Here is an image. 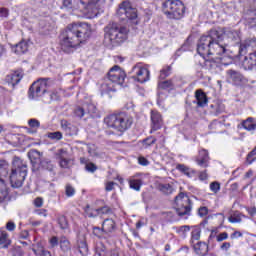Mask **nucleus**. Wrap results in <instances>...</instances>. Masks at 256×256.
Here are the masks:
<instances>
[{
	"instance_id": "nucleus-1",
	"label": "nucleus",
	"mask_w": 256,
	"mask_h": 256,
	"mask_svg": "<svg viewBox=\"0 0 256 256\" xmlns=\"http://www.w3.org/2000/svg\"><path fill=\"white\" fill-rule=\"evenodd\" d=\"M241 43V36L235 30L211 29L207 35L201 36L197 44V53L203 59L209 55H229V44L237 45Z\"/></svg>"
},
{
	"instance_id": "nucleus-2",
	"label": "nucleus",
	"mask_w": 256,
	"mask_h": 256,
	"mask_svg": "<svg viewBox=\"0 0 256 256\" xmlns=\"http://www.w3.org/2000/svg\"><path fill=\"white\" fill-rule=\"evenodd\" d=\"M91 37V26L85 22L67 26L60 34V45L64 51L85 43Z\"/></svg>"
},
{
	"instance_id": "nucleus-3",
	"label": "nucleus",
	"mask_w": 256,
	"mask_h": 256,
	"mask_svg": "<svg viewBox=\"0 0 256 256\" xmlns=\"http://www.w3.org/2000/svg\"><path fill=\"white\" fill-rule=\"evenodd\" d=\"M27 177V162L19 156H14L12 161V172L10 174V182L14 189L23 187V183Z\"/></svg>"
},
{
	"instance_id": "nucleus-4",
	"label": "nucleus",
	"mask_w": 256,
	"mask_h": 256,
	"mask_svg": "<svg viewBox=\"0 0 256 256\" xmlns=\"http://www.w3.org/2000/svg\"><path fill=\"white\" fill-rule=\"evenodd\" d=\"M104 123L107 125L108 129H114V131H118L119 133H125V131L133 125V117L124 112L111 114L104 118Z\"/></svg>"
},
{
	"instance_id": "nucleus-5",
	"label": "nucleus",
	"mask_w": 256,
	"mask_h": 256,
	"mask_svg": "<svg viewBox=\"0 0 256 256\" xmlns=\"http://www.w3.org/2000/svg\"><path fill=\"white\" fill-rule=\"evenodd\" d=\"M162 11L168 19H183L185 4L181 0H166L162 4Z\"/></svg>"
},
{
	"instance_id": "nucleus-6",
	"label": "nucleus",
	"mask_w": 256,
	"mask_h": 256,
	"mask_svg": "<svg viewBox=\"0 0 256 256\" xmlns=\"http://www.w3.org/2000/svg\"><path fill=\"white\" fill-rule=\"evenodd\" d=\"M106 35L113 45H121L127 41L129 35V29L125 26H121L117 23L109 24L107 27Z\"/></svg>"
},
{
	"instance_id": "nucleus-7",
	"label": "nucleus",
	"mask_w": 256,
	"mask_h": 256,
	"mask_svg": "<svg viewBox=\"0 0 256 256\" xmlns=\"http://www.w3.org/2000/svg\"><path fill=\"white\" fill-rule=\"evenodd\" d=\"M176 213L179 217H185V215H191V210L193 209V204L191 203V199L188 196H185V193L180 192L175 197Z\"/></svg>"
},
{
	"instance_id": "nucleus-8",
	"label": "nucleus",
	"mask_w": 256,
	"mask_h": 256,
	"mask_svg": "<svg viewBox=\"0 0 256 256\" xmlns=\"http://www.w3.org/2000/svg\"><path fill=\"white\" fill-rule=\"evenodd\" d=\"M47 81H49V78H40L36 82H33L28 91L29 99L43 97L47 93Z\"/></svg>"
},
{
	"instance_id": "nucleus-9",
	"label": "nucleus",
	"mask_w": 256,
	"mask_h": 256,
	"mask_svg": "<svg viewBox=\"0 0 256 256\" xmlns=\"http://www.w3.org/2000/svg\"><path fill=\"white\" fill-rule=\"evenodd\" d=\"M117 15L122 21H126V19L133 21L137 17V9L131 5V2L125 0L119 4Z\"/></svg>"
},
{
	"instance_id": "nucleus-10",
	"label": "nucleus",
	"mask_w": 256,
	"mask_h": 256,
	"mask_svg": "<svg viewBox=\"0 0 256 256\" xmlns=\"http://www.w3.org/2000/svg\"><path fill=\"white\" fill-rule=\"evenodd\" d=\"M107 75L108 78L106 79L114 85H123L125 83V77H127V74H125V70L121 69L119 65H115L114 67H112Z\"/></svg>"
},
{
	"instance_id": "nucleus-11",
	"label": "nucleus",
	"mask_w": 256,
	"mask_h": 256,
	"mask_svg": "<svg viewBox=\"0 0 256 256\" xmlns=\"http://www.w3.org/2000/svg\"><path fill=\"white\" fill-rule=\"evenodd\" d=\"M132 73L134 74L132 78L137 81L138 83H147L149 81L150 72L149 69L141 66L136 65L132 68Z\"/></svg>"
},
{
	"instance_id": "nucleus-12",
	"label": "nucleus",
	"mask_w": 256,
	"mask_h": 256,
	"mask_svg": "<svg viewBox=\"0 0 256 256\" xmlns=\"http://www.w3.org/2000/svg\"><path fill=\"white\" fill-rule=\"evenodd\" d=\"M239 55L243 57L247 55V53H255L256 54V38H248L240 43L239 46Z\"/></svg>"
},
{
	"instance_id": "nucleus-13",
	"label": "nucleus",
	"mask_w": 256,
	"mask_h": 256,
	"mask_svg": "<svg viewBox=\"0 0 256 256\" xmlns=\"http://www.w3.org/2000/svg\"><path fill=\"white\" fill-rule=\"evenodd\" d=\"M227 81L233 85H241L245 81V76L241 72L233 69L226 71Z\"/></svg>"
},
{
	"instance_id": "nucleus-14",
	"label": "nucleus",
	"mask_w": 256,
	"mask_h": 256,
	"mask_svg": "<svg viewBox=\"0 0 256 256\" xmlns=\"http://www.w3.org/2000/svg\"><path fill=\"white\" fill-rule=\"evenodd\" d=\"M58 157H59V165L62 169H71L73 167V159L69 156V152L65 149H60L58 151Z\"/></svg>"
},
{
	"instance_id": "nucleus-15",
	"label": "nucleus",
	"mask_w": 256,
	"mask_h": 256,
	"mask_svg": "<svg viewBox=\"0 0 256 256\" xmlns=\"http://www.w3.org/2000/svg\"><path fill=\"white\" fill-rule=\"evenodd\" d=\"M41 157H43V153L38 150L32 149L28 152V158L32 164V171H39V164L43 160Z\"/></svg>"
},
{
	"instance_id": "nucleus-16",
	"label": "nucleus",
	"mask_w": 256,
	"mask_h": 256,
	"mask_svg": "<svg viewBox=\"0 0 256 256\" xmlns=\"http://www.w3.org/2000/svg\"><path fill=\"white\" fill-rule=\"evenodd\" d=\"M82 9H87L88 13H92V17H97L99 15V9L97 8V3L99 0H80Z\"/></svg>"
},
{
	"instance_id": "nucleus-17",
	"label": "nucleus",
	"mask_w": 256,
	"mask_h": 256,
	"mask_svg": "<svg viewBox=\"0 0 256 256\" xmlns=\"http://www.w3.org/2000/svg\"><path fill=\"white\" fill-rule=\"evenodd\" d=\"M151 121H152V129L150 133H153L154 131H158V129H161V127H163V118L161 117V114L157 110L151 111Z\"/></svg>"
},
{
	"instance_id": "nucleus-18",
	"label": "nucleus",
	"mask_w": 256,
	"mask_h": 256,
	"mask_svg": "<svg viewBox=\"0 0 256 256\" xmlns=\"http://www.w3.org/2000/svg\"><path fill=\"white\" fill-rule=\"evenodd\" d=\"M23 79V72L21 71H16L14 73L8 74L4 81L5 83H7L8 85H10V87H15V85H19L20 81Z\"/></svg>"
},
{
	"instance_id": "nucleus-19",
	"label": "nucleus",
	"mask_w": 256,
	"mask_h": 256,
	"mask_svg": "<svg viewBox=\"0 0 256 256\" xmlns=\"http://www.w3.org/2000/svg\"><path fill=\"white\" fill-rule=\"evenodd\" d=\"M209 152L205 149H202L199 151L198 156L196 157L195 161L199 167H203L206 169V167H209Z\"/></svg>"
},
{
	"instance_id": "nucleus-20",
	"label": "nucleus",
	"mask_w": 256,
	"mask_h": 256,
	"mask_svg": "<svg viewBox=\"0 0 256 256\" xmlns=\"http://www.w3.org/2000/svg\"><path fill=\"white\" fill-rule=\"evenodd\" d=\"M116 91L115 84L107 78L104 79L103 83L100 85L101 95H109V93H115Z\"/></svg>"
},
{
	"instance_id": "nucleus-21",
	"label": "nucleus",
	"mask_w": 256,
	"mask_h": 256,
	"mask_svg": "<svg viewBox=\"0 0 256 256\" xmlns=\"http://www.w3.org/2000/svg\"><path fill=\"white\" fill-rule=\"evenodd\" d=\"M194 253H196L198 256H204L206 255V253H209V244L202 242V241H198L195 244H192Z\"/></svg>"
},
{
	"instance_id": "nucleus-22",
	"label": "nucleus",
	"mask_w": 256,
	"mask_h": 256,
	"mask_svg": "<svg viewBox=\"0 0 256 256\" xmlns=\"http://www.w3.org/2000/svg\"><path fill=\"white\" fill-rule=\"evenodd\" d=\"M196 104L198 107H205L209 100L207 99V94L203 90L198 89L195 91Z\"/></svg>"
},
{
	"instance_id": "nucleus-23",
	"label": "nucleus",
	"mask_w": 256,
	"mask_h": 256,
	"mask_svg": "<svg viewBox=\"0 0 256 256\" xmlns=\"http://www.w3.org/2000/svg\"><path fill=\"white\" fill-rule=\"evenodd\" d=\"M77 247L80 255L85 256L89 253V247L87 246V240L85 239V236L78 237Z\"/></svg>"
},
{
	"instance_id": "nucleus-24",
	"label": "nucleus",
	"mask_w": 256,
	"mask_h": 256,
	"mask_svg": "<svg viewBox=\"0 0 256 256\" xmlns=\"http://www.w3.org/2000/svg\"><path fill=\"white\" fill-rule=\"evenodd\" d=\"M12 51H14L16 55H23L29 51V43L25 40H22L16 44L14 48H12Z\"/></svg>"
},
{
	"instance_id": "nucleus-25",
	"label": "nucleus",
	"mask_w": 256,
	"mask_h": 256,
	"mask_svg": "<svg viewBox=\"0 0 256 256\" xmlns=\"http://www.w3.org/2000/svg\"><path fill=\"white\" fill-rule=\"evenodd\" d=\"M115 229H117V226L115 224L114 219H105L102 224V231L104 233H114Z\"/></svg>"
},
{
	"instance_id": "nucleus-26",
	"label": "nucleus",
	"mask_w": 256,
	"mask_h": 256,
	"mask_svg": "<svg viewBox=\"0 0 256 256\" xmlns=\"http://www.w3.org/2000/svg\"><path fill=\"white\" fill-rule=\"evenodd\" d=\"M243 65L246 69H253L256 66V54L255 52H250L249 57H245Z\"/></svg>"
},
{
	"instance_id": "nucleus-27",
	"label": "nucleus",
	"mask_w": 256,
	"mask_h": 256,
	"mask_svg": "<svg viewBox=\"0 0 256 256\" xmlns=\"http://www.w3.org/2000/svg\"><path fill=\"white\" fill-rule=\"evenodd\" d=\"M177 171L186 175V177L193 178L195 177V170L192 168L187 167L185 164H178L176 166Z\"/></svg>"
},
{
	"instance_id": "nucleus-28",
	"label": "nucleus",
	"mask_w": 256,
	"mask_h": 256,
	"mask_svg": "<svg viewBox=\"0 0 256 256\" xmlns=\"http://www.w3.org/2000/svg\"><path fill=\"white\" fill-rule=\"evenodd\" d=\"M86 115H90L93 119L99 117V112L97 111V106L95 104H84Z\"/></svg>"
},
{
	"instance_id": "nucleus-29",
	"label": "nucleus",
	"mask_w": 256,
	"mask_h": 256,
	"mask_svg": "<svg viewBox=\"0 0 256 256\" xmlns=\"http://www.w3.org/2000/svg\"><path fill=\"white\" fill-rule=\"evenodd\" d=\"M242 127L246 129V131H256V122L253 117H249L242 122Z\"/></svg>"
},
{
	"instance_id": "nucleus-30",
	"label": "nucleus",
	"mask_w": 256,
	"mask_h": 256,
	"mask_svg": "<svg viewBox=\"0 0 256 256\" xmlns=\"http://www.w3.org/2000/svg\"><path fill=\"white\" fill-rule=\"evenodd\" d=\"M59 245L63 253H69V251H71V242H69V240L65 236H62L60 238Z\"/></svg>"
},
{
	"instance_id": "nucleus-31",
	"label": "nucleus",
	"mask_w": 256,
	"mask_h": 256,
	"mask_svg": "<svg viewBox=\"0 0 256 256\" xmlns=\"http://www.w3.org/2000/svg\"><path fill=\"white\" fill-rule=\"evenodd\" d=\"M7 195H9L7 185L5 184V181L0 178V203H3V201L7 199Z\"/></svg>"
},
{
	"instance_id": "nucleus-32",
	"label": "nucleus",
	"mask_w": 256,
	"mask_h": 256,
	"mask_svg": "<svg viewBox=\"0 0 256 256\" xmlns=\"http://www.w3.org/2000/svg\"><path fill=\"white\" fill-rule=\"evenodd\" d=\"M39 167H42V169H45L46 171H53V169H55L53 162L47 158L40 161Z\"/></svg>"
},
{
	"instance_id": "nucleus-33",
	"label": "nucleus",
	"mask_w": 256,
	"mask_h": 256,
	"mask_svg": "<svg viewBox=\"0 0 256 256\" xmlns=\"http://www.w3.org/2000/svg\"><path fill=\"white\" fill-rule=\"evenodd\" d=\"M173 229H175L176 233L181 237H186L187 233L191 231V227L189 225L174 227Z\"/></svg>"
},
{
	"instance_id": "nucleus-34",
	"label": "nucleus",
	"mask_w": 256,
	"mask_h": 256,
	"mask_svg": "<svg viewBox=\"0 0 256 256\" xmlns=\"http://www.w3.org/2000/svg\"><path fill=\"white\" fill-rule=\"evenodd\" d=\"M143 182L139 179H130L129 180V187L130 189H134V191H141V186Z\"/></svg>"
},
{
	"instance_id": "nucleus-35",
	"label": "nucleus",
	"mask_w": 256,
	"mask_h": 256,
	"mask_svg": "<svg viewBox=\"0 0 256 256\" xmlns=\"http://www.w3.org/2000/svg\"><path fill=\"white\" fill-rule=\"evenodd\" d=\"M159 191L164 195H171V193H173V186H171V184H160Z\"/></svg>"
},
{
	"instance_id": "nucleus-36",
	"label": "nucleus",
	"mask_w": 256,
	"mask_h": 256,
	"mask_svg": "<svg viewBox=\"0 0 256 256\" xmlns=\"http://www.w3.org/2000/svg\"><path fill=\"white\" fill-rule=\"evenodd\" d=\"M9 234H7L6 232H2L0 235V245H2L3 249H7V247H9Z\"/></svg>"
},
{
	"instance_id": "nucleus-37",
	"label": "nucleus",
	"mask_w": 256,
	"mask_h": 256,
	"mask_svg": "<svg viewBox=\"0 0 256 256\" xmlns=\"http://www.w3.org/2000/svg\"><path fill=\"white\" fill-rule=\"evenodd\" d=\"M201 239V228H196L191 233V244L195 245V241H199Z\"/></svg>"
},
{
	"instance_id": "nucleus-38",
	"label": "nucleus",
	"mask_w": 256,
	"mask_h": 256,
	"mask_svg": "<svg viewBox=\"0 0 256 256\" xmlns=\"http://www.w3.org/2000/svg\"><path fill=\"white\" fill-rule=\"evenodd\" d=\"M171 71H173V68L171 66H165L160 70V79H167L169 75H171Z\"/></svg>"
},
{
	"instance_id": "nucleus-39",
	"label": "nucleus",
	"mask_w": 256,
	"mask_h": 256,
	"mask_svg": "<svg viewBox=\"0 0 256 256\" xmlns=\"http://www.w3.org/2000/svg\"><path fill=\"white\" fill-rule=\"evenodd\" d=\"M84 211H85V217L93 218V217L99 216L98 210L89 207V205L86 206Z\"/></svg>"
},
{
	"instance_id": "nucleus-40",
	"label": "nucleus",
	"mask_w": 256,
	"mask_h": 256,
	"mask_svg": "<svg viewBox=\"0 0 256 256\" xmlns=\"http://www.w3.org/2000/svg\"><path fill=\"white\" fill-rule=\"evenodd\" d=\"M48 139H51L52 141H61L63 139V133L56 131V132H50L47 134Z\"/></svg>"
},
{
	"instance_id": "nucleus-41",
	"label": "nucleus",
	"mask_w": 256,
	"mask_h": 256,
	"mask_svg": "<svg viewBox=\"0 0 256 256\" xmlns=\"http://www.w3.org/2000/svg\"><path fill=\"white\" fill-rule=\"evenodd\" d=\"M58 224L60 226V229H69V222L67 221V217L63 215L58 217Z\"/></svg>"
},
{
	"instance_id": "nucleus-42",
	"label": "nucleus",
	"mask_w": 256,
	"mask_h": 256,
	"mask_svg": "<svg viewBox=\"0 0 256 256\" xmlns=\"http://www.w3.org/2000/svg\"><path fill=\"white\" fill-rule=\"evenodd\" d=\"M74 115L76 117H78L79 119L85 117V115H87V112L85 110V104L83 105V107L78 106L75 110H74Z\"/></svg>"
},
{
	"instance_id": "nucleus-43",
	"label": "nucleus",
	"mask_w": 256,
	"mask_h": 256,
	"mask_svg": "<svg viewBox=\"0 0 256 256\" xmlns=\"http://www.w3.org/2000/svg\"><path fill=\"white\" fill-rule=\"evenodd\" d=\"M96 255L99 256H107V248L103 243H99L96 245Z\"/></svg>"
},
{
	"instance_id": "nucleus-44",
	"label": "nucleus",
	"mask_w": 256,
	"mask_h": 256,
	"mask_svg": "<svg viewBox=\"0 0 256 256\" xmlns=\"http://www.w3.org/2000/svg\"><path fill=\"white\" fill-rule=\"evenodd\" d=\"M156 142L157 139L153 138V136H150L142 140V146L144 147V149H147V147H151V145H154V143Z\"/></svg>"
},
{
	"instance_id": "nucleus-45",
	"label": "nucleus",
	"mask_w": 256,
	"mask_h": 256,
	"mask_svg": "<svg viewBox=\"0 0 256 256\" xmlns=\"http://www.w3.org/2000/svg\"><path fill=\"white\" fill-rule=\"evenodd\" d=\"M173 87V81L166 80L158 83V89H171Z\"/></svg>"
},
{
	"instance_id": "nucleus-46",
	"label": "nucleus",
	"mask_w": 256,
	"mask_h": 256,
	"mask_svg": "<svg viewBox=\"0 0 256 256\" xmlns=\"http://www.w3.org/2000/svg\"><path fill=\"white\" fill-rule=\"evenodd\" d=\"M247 163H249V165H251V163H254L256 161V147L249 152V154L247 155L246 158Z\"/></svg>"
},
{
	"instance_id": "nucleus-47",
	"label": "nucleus",
	"mask_w": 256,
	"mask_h": 256,
	"mask_svg": "<svg viewBox=\"0 0 256 256\" xmlns=\"http://www.w3.org/2000/svg\"><path fill=\"white\" fill-rule=\"evenodd\" d=\"M33 252L37 256H51V252L46 250L45 248H40L38 250L33 249Z\"/></svg>"
},
{
	"instance_id": "nucleus-48",
	"label": "nucleus",
	"mask_w": 256,
	"mask_h": 256,
	"mask_svg": "<svg viewBox=\"0 0 256 256\" xmlns=\"http://www.w3.org/2000/svg\"><path fill=\"white\" fill-rule=\"evenodd\" d=\"M241 216L242 214L239 212L234 213L232 216L229 217L230 223H241Z\"/></svg>"
},
{
	"instance_id": "nucleus-49",
	"label": "nucleus",
	"mask_w": 256,
	"mask_h": 256,
	"mask_svg": "<svg viewBox=\"0 0 256 256\" xmlns=\"http://www.w3.org/2000/svg\"><path fill=\"white\" fill-rule=\"evenodd\" d=\"M225 111V104L216 102V117Z\"/></svg>"
},
{
	"instance_id": "nucleus-50",
	"label": "nucleus",
	"mask_w": 256,
	"mask_h": 256,
	"mask_svg": "<svg viewBox=\"0 0 256 256\" xmlns=\"http://www.w3.org/2000/svg\"><path fill=\"white\" fill-rule=\"evenodd\" d=\"M210 189L213 193H219V191H221V184L219 182H212Z\"/></svg>"
},
{
	"instance_id": "nucleus-51",
	"label": "nucleus",
	"mask_w": 256,
	"mask_h": 256,
	"mask_svg": "<svg viewBox=\"0 0 256 256\" xmlns=\"http://www.w3.org/2000/svg\"><path fill=\"white\" fill-rule=\"evenodd\" d=\"M85 169L88 171V173H95L97 170V165H95L93 162H90L86 164Z\"/></svg>"
},
{
	"instance_id": "nucleus-52",
	"label": "nucleus",
	"mask_w": 256,
	"mask_h": 256,
	"mask_svg": "<svg viewBox=\"0 0 256 256\" xmlns=\"http://www.w3.org/2000/svg\"><path fill=\"white\" fill-rule=\"evenodd\" d=\"M29 127H32L33 129H39L41 126V123L37 119H30L28 121Z\"/></svg>"
},
{
	"instance_id": "nucleus-53",
	"label": "nucleus",
	"mask_w": 256,
	"mask_h": 256,
	"mask_svg": "<svg viewBox=\"0 0 256 256\" xmlns=\"http://www.w3.org/2000/svg\"><path fill=\"white\" fill-rule=\"evenodd\" d=\"M226 239H229V234L227 232H222L216 237V241H218V243H221V241H225Z\"/></svg>"
},
{
	"instance_id": "nucleus-54",
	"label": "nucleus",
	"mask_w": 256,
	"mask_h": 256,
	"mask_svg": "<svg viewBox=\"0 0 256 256\" xmlns=\"http://www.w3.org/2000/svg\"><path fill=\"white\" fill-rule=\"evenodd\" d=\"M49 244H50L51 249L57 247L59 245V238H57V236H53L49 240Z\"/></svg>"
},
{
	"instance_id": "nucleus-55",
	"label": "nucleus",
	"mask_w": 256,
	"mask_h": 256,
	"mask_svg": "<svg viewBox=\"0 0 256 256\" xmlns=\"http://www.w3.org/2000/svg\"><path fill=\"white\" fill-rule=\"evenodd\" d=\"M97 211H98V215H107V213L111 212V208H109L108 206H104V207L98 208Z\"/></svg>"
},
{
	"instance_id": "nucleus-56",
	"label": "nucleus",
	"mask_w": 256,
	"mask_h": 256,
	"mask_svg": "<svg viewBox=\"0 0 256 256\" xmlns=\"http://www.w3.org/2000/svg\"><path fill=\"white\" fill-rule=\"evenodd\" d=\"M66 195L67 197H73L75 195V188L71 185L66 186Z\"/></svg>"
},
{
	"instance_id": "nucleus-57",
	"label": "nucleus",
	"mask_w": 256,
	"mask_h": 256,
	"mask_svg": "<svg viewBox=\"0 0 256 256\" xmlns=\"http://www.w3.org/2000/svg\"><path fill=\"white\" fill-rule=\"evenodd\" d=\"M207 213H209V209H208L207 207H205V206L200 207V208L198 209V215H199L200 217H205V215H207Z\"/></svg>"
},
{
	"instance_id": "nucleus-58",
	"label": "nucleus",
	"mask_w": 256,
	"mask_h": 256,
	"mask_svg": "<svg viewBox=\"0 0 256 256\" xmlns=\"http://www.w3.org/2000/svg\"><path fill=\"white\" fill-rule=\"evenodd\" d=\"M103 233H105V231H103V228L102 229L100 227H94L93 228V234L96 237H101V235H103Z\"/></svg>"
},
{
	"instance_id": "nucleus-59",
	"label": "nucleus",
	"mask_w": 256,
	"mask_h": 256,
	"mask_svg": "<svg viewBox=\"0 0 256 256\" xmlns=\"http://www.w3.org/2000/svg\"><path fill=\"white\" fill-rule=\"evenodd\" d=\"M138 163L139 165H142L143 167H147V165H149V160H147V158L140 156L138 158Z\"/></svg>"
},
{
	"instance_id": "nucleus-60",
	"label": "nucleus",
	"mask_w": 256,
	"mask_h": 256,
	"mask_svg": "<svg viewBox=\"0 0 256 256\" xmlns=\"http://www.w3.org/2000/svg\"><path fill=\"white\" fill-rule=\"evenodd\" d=\"M61 127L64 129V131H67L68 129H71V123H69L67 120H61Z\"/></svg>"
},
{
	"instance_id": "nucleus-61",
	"label": "nucleus",
	"mask_w": 256,
	"mask_h": 256,
	"mask_svg": "<svg viewBox=\"0 0 256 256\" xmlns=\"http://www.w3.org/2000/svg\"><path fill=\"white\" fill-rule=\"evenodd\" d=\"M15 227H16V225L14 224L13 221H9L6 224L7 231H15Z\"/></svg>"
},
{
	"instance_id": "nucleus-62",
	"label": "nucleus",
	"mask_w": 256,
	"mask_h": 256,
	"mask_svg": "<svg viewBox=\"0 0 256 256\" xmlns=\"http://www.w3.org/2000/svg\"><path fill=\"white\" fill-rule=\"evenodd\" d=\"M0 17H9V9L7 8H0Z\"/></svg>"
},
{
	"instance_id": "nucleus-63",
	"label": "nucleus",
	"mask_w": 256,
	"mask_h": 256,
	"mask_svg": "<svg viewBox=\"0 0 256 256\" xmlns=\"http://www.w3.org/2000/svg\"><path fill=\"white\" fill-rule=\"evenodd\" d=\"M34 205L35 207H43V198H40V197L36 198L34 200Z\"/></svg>"
},
{
	"instance_id": "nucleus-64",
	"label": "nucleus",
	"mask_w": 256,
	"mask_h": 256,
	"mask_svg": "<svg viewBox=\"0 0 256 256\" xmlns=\"http://www.w3.org/2000/svg\"><path fill=\"white\" fill-rule=\"evenodd\" d=\"M13 256H23V250L21 248H17L13 252Z\"/></svg>"
}]
</instances>
